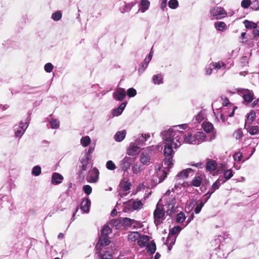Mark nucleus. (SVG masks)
Returning a JSON list of instances; mask_svg holds the SVG:
<instances>
[{
    "label": "nucleus",
    "instance_id": "f257e3e1",
    "mask_svg": "<svg viewBox=\"0 0 259 259\" xmlns=\"http://www.w3.org/2000/svg\"><path fill=\"white\" fill-rule=\"evenodd\" d=\"M161 135L163 140L165 142L163 150L165 158L162 162L163 169L161 170V167L156 169L157 176L159 179V183L165 180L169 169L174 165L173 157L175 152L173 148L177 149L183 144L184 132L176 129L174 126L168 130L161 132Z\"/></svg>",
    "mask_w": 259,
    "mask_h": 259
},
{
    "label": "nucleus",
    "instance_id": "f03ea898",
    "mask_svg": "<svg viewBox=\"0 0 259 259\" xmlns=\"http://www.w3.org/2000/svg\"><path fill=\"white\" fill-rule=\"evenodd\" d=\"M161 199H160L157 202L156 208L153 212L154 223L156 226L160 225L162 223V221L165 219V211L164 209L163 205L161 203Z\"/></svg>",
    "mask_w": 259,
    "mask_h": 259
},
{
    "label": "nucleus",
    "instance_id": "7ed1b4c3",
    "mask_svg": "<svg viewBox=\"0 0 259 259\" xmlns=\"http://www.w3.org/2000/svg\"><path fill=\"white\" fill-rule=\"evenodd\" d=\"M79 161L81 164V165L79 166L80 169L79 175L80 176H83L84 175V172L92 166V164H91V159L87 157L82 156L79 159Z\"/></svg>",
    "mask_w": 259,
    "mask_h": 259
},
{
    "label": "nucleus",
    "instance_id": "20e7f679",
    "mask_svg": "<svg viewBox=\"0 0 259 259\" xmlns=\"http://www.w3.org/2000/svg\"><path fill=\"white\" fill-rule=\"evenodd\" d=\"M135 158L125 156L120 162V168L123 171L124 173L130 169L132 163L135 161Z\"/></svg>",
    "mask_w": 259,
    "mask_h": 259
},
{
    "label": "nucleus",
    "instance_id": "39448f33",
    "mask_svg": "<svg viewBox=\"0 0 259 259\" xmlns=\"http://www.w3.org/2000/svg\"><path fill=\"white\" fill-rule=\"evenodd\" d=\"M28 127V124H24L23 121H21L18 125L14 126L15 137L20 139L24 134L26 130Z\"/></svg>",
    "mask_w": 259,
    "mask_h": 259
},
{
    "label": "nucleus",
    "instance_id": "423d86ee",
    "mask_svg": "<svg viewBox=\"0 0 259 259\" xmlns=\"http://www.w3.org/2000/svg\"><path fill=\"white\" fill-rule=\"evenodd\" d=\"M110 243L109 237L100 236L99 240L95 247L96 250H102L105 246L108 245Z\"/></svg>",
    "mask_w": 259,
    "mask_h": 259
},
{
    "label": "nucleus",
    "instance_id": "0eeeda50",
    "mask_svg": "<svg viewBox=\"0 0 259 259\" xmlns=\"http://www.w3.org/2000/svg\"><path fill=\"white\" fill-rule=\"evenodd\" d=\"M99 171L96 167H94L87 176V181L89 183H96L98 181Z\"/></svg>",
    "mask_w": 259,
    "mask_h": 259
},
{
    "label": "nucleus",
    "instance_id": "6e6552de",
    "mask_svg": "<svg viewBox=\"0 0 259 259\" xmlns=\"http://www.w3.org/2000/svg\"><path fill=\"white\" fill-rule=\"evenodd\" d=\"M210 13L216 19H221L227 15L226 12L221 7L214 8L210 10Z\"/></svg>",
    "mask_w": 259,
    "mask_h": 259
},
{
    "label": "nucleus",
    "instance_id": "1a4fd4ad",
    "mask_svg": "<svg viewBox=\"0 0 259 259\" xmlns=\"http://www.w3.org/2000/svg\"><path fill=\"white\" fill-rule=\"evenodd\" d=\"M1 204L2 207L7 208L9 210H13V200L10 196H3L1 199Z\"/></svg>",
    "mask_w": 259,
    "mask_h": 259
},
{
    "label": "nucleus",
    "instance_id": "9d476101",
    "mask_svg": "<svg viewBox=\"0 0 259 259\" xmlns=\"http://www.w3.org/2000/svg\"><path fill=\"white\" fill-rule=\"evenodd\" d=\"M113 96L115 100L122 101L126 97V92L125 89L121 88H118L113 93Z\"/></svg>",
    "mask_w": 259,
    "mask_h": 259
},
{
    "label": "nucleus",
    "instance_id": "9b49d317",
    "mask_svg": "<svg viewBox=\"0 0 259 259\" xmlns=\"http://www.w3.org/2000/svg\"><path fill=\"white\" fill-rule=\"evenodd\" d=\"M176 200L173 198L170 201L167 202L165 205H167L168 209L166 212L167 215L171 216L174 213L177 212L176 208H175Z\"/></svg>",
    "mask_w": 259,
    "mask_h": 259
},
{
    "label": "nucleus",
    "instance_id": "f8f14e48",
    "mask_svg": "<svg viewBox=\"0 0 259 259\" xmlns=\"http://www.w3.org/2000/svg\"><path fill=\"white\" fill-rule=\"evenodd\" d=\"M221 181H222L221 178V177H220L218 178V179L215 182H214L213 183L211 188L206 194H205L204 195V196H207V195H208V197L210 198L211 194L212 193H213L215 190L219 189V188L221 186V184H222Z\"/></svg>",
    "mask_w": 259,
    "mask_h": 259
},
{
    "label": "nucleus",
    "instance_id": "ddd939ff",
    "mask_svg": "<svg viewBox=\"0 0 259 259\" xmlns=\"http://www.w3.org/2000/svg\"><path fill=\"white\" fill-rule=\"evenodd\" d=\"M139 148H140V147L137 145L135 144V143H131L127 150L126 153L130 156H135L139 153L138 151Z\"/></svg>",
    "mask_w": 259,
    "mask_h": 259
},
{
    "label": "nucleus",
    "instance_id": "4468645a",
    "mask_svg": "<svg viewBox=\"0 0 259 259\" xmlns=\"http://www.w3.org/2000/svg\"><path fill=\"white\" fill-rule=\"evenodd\" d=\"M64 179L63 176L57 172H53L52 175V184L55 185L61 183Z\"/></svg>",
    "mask_w": 259,
    "mask_h": 259
},
{
    "label": "nucleus",
    "instance_id": "2eb2a0df",
    "mask_svg": "<svg viewBox=\"0 0 259 259\" xmlns=\"http://www.w3.org/2000/svg\"><path fill=\"white\" fill-rule=\"evenodd\" d=\"M91 204V201L88 197L83 199L81 204V210L83 212L88 213L90 211Z\"/></svg>",
    "mask_w": 259,
    "mask_h": 259
},
{
    "label": "nucleus",
    "instance_id": "dca6fc26",
    "mask_svg": "<svg viewBox=\"0 0 259 259\" xmlns=\"http://www.w3.org/2000/svg\"><path fill=\"white\" fill-rule=\"evenodd\" d=\"M199 142L196 137L192 136V134H188L187 136L184 134V138L183 139V143H185L186 144H195Z\"/></svg>",
    "mask_w": 259,
    "mask_h": 259
},
{
    "label": "nucleus",
    "instance_id": "f3484780",
    "mask_svg": "<svg viewBox=\"0 0 259 259\" xmlns=\"http://www.w3.org/2000/svg\"><path fill=\"white\" fill-rule=\"evenodd\" d=\"M102 250H96V254H98V259H112V253L110 251H105L103 253L101 252Z\"/></svg>",
    "mask_w": 259,
    "mask_h": 259
},
{
    "label": "nucleus",
    "instance_id": "a211bd4d",
    "mask_svg": "<svg viewBox=\"0 0 259 259\" xmlns=\"http://www.w3.org/2000/svg\"><path fill=\"white\" fill-rule=\"evenodd\" d=\"M256 117L255 112L253 110H251L249 113L247 114L246 116L245 127L247 125H250L255 120Z\"/></svg>",
    "mask_w": 259,
    "mask_h": 259
},
{
    "label": "nucleus",
    "instance_id": "6ab92c4d",
    "mask_svg": "<svg viewBox=\"0 0 259 259\" xmlns=\"http://www.w3.org/2000/svg\"><path fill=\"white\" fill-rule=\"evenodd\" d=\"M146 247V250L150 254H153L156 250V245L154 240L148 242Z\"/></svg>",
    "mask_w": 259,
    "mask_h": 259
},
{
    "label": "nucleus",
    "instance_id": "aec40b11",
    "mask_svg": "<svg viewBox=\"0 0 259 259\" xmlns=\"http://www.w3.org/2000/svg\"><path fill=\"white\" fill-rule=\"evenodd\" d=\"M122 223V227H130L134 223H137V221L135 220L131 219L128 218H121Z\"/></svg>",
    "mask_w": 259,
    "mask_h": 259
},
{
    "label": "nucleus",
    "instance_id": "412c9836",
    "mask_svg": "<svg viewBox=\"0 0 259 259\" xmlns=\"http://www.w3.org/2000/svg\"><path fill=\"white\" fill-rule=\"evenodd\" d=\"M152 82L155 85L163 83V76L161 73L154 74L152 76Z\"/></svg>",
    "mask_w": 259,
    "mask_h": 259
},
{
    "label": "nucleus",
    "instance_id": "4be33fe9",
    "mask_svg": "<svg viewBox=\"0 0 259 259\" xmlns=\"http://www.w3.org/2000/svg\"><path fill=\"white\" fill-rule=\"evenodd\" d=\"M150 237L148 235H143L141 237L138 239L137 243L140 247H144L146 246L149 241Z\"/></svg>",
    "mask_w": 259,
    "mask_h": 259
},
{
    "label": "nucleus",
    "instance_id": "5701e85b",
    "mask_svg": "<svg viewBox=\"0 0 259 259\" xmlns=\"http://www.w3.org/2000/svg\"><path fill=\"white\" fill-rule=\"evenodd\" d=\"M244 101L247 103H250L253 100V94L252 91L246 90L243 95Z\"/></svg>",
    "mask_w": 259,
    "mask_h": 259
},
{
    "label": "nucleus",
    "instance_id": "b1692460",
    "mask_svg": "<svg viewBox=\"0 0 259 259\" xmlns=\"http://www.w3.org/2000/svg\"><path fill=\"white\" fill-rule=\"evenodd\" d=\"M182 230V228L180 226H176L169 229V232L167 236V240H170L171 236L178 235Z\"/></svg>",
    "mask_w": 259,
    "mask_h": 259
},
{
    "label": "nucleus",
    "instance_id": "393cba45",
    "mask_svg": "<svg viewBox=\"0 0 259 259\" xmlns=\"http://www.w3.org/2000/svg\"><path fill=\"white\" fill-rule=\"evenodd\" d=\"M217 163L214 160H209L206 164V169L208 171H214L217 168Z\"/></svg>",
    "mask_w": 259,
    "mask_h": 259
},
{
    "label": "nucleus",
    "instance_id": "a878e982",
    "mask_svg": "<svg viewBox=\"0 0 259 259\" xmlns=\"http://www.w3.org/2000/svg\"><path fill=\"white\" fill-rule=\"evenodd\" d=\"M201 127L207 133H210L214 129L213 125L210 122H203L201 124Z\"/></svg>",
    "mask_w": 259,
    "mask_h": 259
},
{
    "label": "nucleus",
    "instance_id": "bb28decb",
    "mask_svg": "<svg viewBox=\"0 0 259 259\" xmlns=\"http://www.w3.org/2000/svg\"><path fill=\"white\" fill-rule=\"evenodd\" d=\"M125 130L118 131L114 135V139L116 142H121L125 138Z\"/></svg>",
    "mask_w": 259,
    "mask_h": 259
},
{
    "label": "nucleus",
    "instance_id": "cd10ccee",
    "mask_svg": "<svg viewBox=\"0 0 259 259\" xmlns=\"http://www.w3.org/2000/svg\"><path fill=\"white\" fill-rule=\"evenodd\" d=\"M150 5L149 0H141L140 4V10L142 13L145 12L149 8Z\"/></svg>",
    "mask_w": 259,
    "mask_h": 259
},
{
    "label": "nucleus",
    "instance_id": "c85d7f7f",
    "mask_svg": "<svg viewBox=\"0 0 259 259\" xmlns=\"http://www.w3.org/2000/svg\"><path fill=\"white\" fill-rule=\"evenodd\" d=\"M109 224L113 227H115L116 229L121 228L122 227L121 218L112 219L109 222Z\"/></svg>",
    "mask_w": 259,
    "mask_h": 259
},
{
    "label": "nucleus",
    "instance_id": "c756f323",
    "mask_svg": "<svg viewBox=\"0 0 259 259\" xmlns=\"http://www.w3.org/2000/svg\"><path fill=\"white\" fill-rule=\"evenodd\" d=\"M112 229L108 225H105L101 230V235L109 237V234L111 233Z\"/></svg>",
    "mask_w": 259,
    "mask_h": 259
},
{
    "label": "nucleus",
    "instance_id": "7c9ffc66",
    "mask_svg": "<svg viewBox=\"0 0 259 259\" xmlns=\"http://www.w3.org/2000/svg\"><path fill=\"white\" fill-rule=\"evenodd\" d=\"M145 138L144 137V135H139L135 140V144L137 145L139 147L142 146L145 142Z\"/></svg>",
    "mask_w": 259,
    "mask_h": 259
},
{
    "label": "nucleus",
    "instance_id": "2f4dec72",
    "mask_svg": "<svg viewBox=\"0 0 259 259\" xmlns=\"http://www.w3.org/2000/svg\"><path fill=\"white\" fill-rule=\"evenodd\" d=\"M251 135H255L258 134L259 128L257 125L250 126L249 125L245 127Z\"/></svg>",
    "mask_w": 259,
    "mask_h": 259
},
{
    "label": "nucleus",
    "instance_id": "473e14b6",
    "mask_svg": "<svg viewBox=\"0 0 259 259\" xmlns=\"http://www.w3.org/2000/svg\"><path fill=\"white\" fill-rule=\"evenodd\" d=\"M233 176V173L232 170L231 169H229L227 170H226L224 172V178L225 179V180L222 178V183L224 184L226 181L229 180Z\"/></svg>",
    "mask_w": 259,
    "mask_h": 259
},
{
    "label": "nucleus",
    "instance_id": "72a5a7b5",
    "mask_svg": "<svg viewBox=\"0 0 259 259\" xmlns=\"http://www.w3.org/2000/svg\"><path fill=\"white\" fill-rule=\"evenodd\" d=\"M133 209L135 210H140L143 206V203L141 200H135L132 199Z\"/></svg>",
    "mask_w": 259,
    "mask_h": 259
},
{
    "label": "nucleus",
    "instance_id": "f704fd0d",
    "mask_svg": "<svg viewBox=\"0 0 259 259\" xmlns=\"http://www.w3.org/2000/svg\"><path fill=\"white\" fill-rule=\"evenodd\" d=\"M202 182V178L201 176H196L192 180L191 185L192 186L198 187L201 185Z\"/></svg>",
    "mask_w": 259,
    "mask_h": 259
},
{
    "label": "nucleus",
    "instance_id": "c9c22d12",
    "mask_svg": "<svg viewBox=\"0 0 259 259\" xmlns=\"http://www.w3.org/2000/svg\"><path fill=\"white\" fill-rule=\"evenodd\" d=\"M140 160L142 164L144 165H147L150 162V157L148 154L142 153L140 156Z\"/></svg>",
    "mask_w": 259,
    "mask_h": 259
},
{
    "label": "nucleus",
    "instance_id": "e433bc0d",
    "mask_svg": "<svg viewBox=\"0 0 259 259\" xmlns=\"http://www.w3.org/2000/svg\"><path fill=\"white\" fill-rule=\"evenodd\" d=\"M140 235V234L138 232H131L130 234L128 235V239L132 242L136 241L137 240H138Z\"/></svg>",
    "mask_w": 259,
    "mask_h": 259
},
{
    "label": "nucleus",
    "instance_id": "4c0bfd02",
    "mask_svg": "<svg viewBox=\"0 0 259 259\" xmlns=\"http://www.w3.org/2000/svg\"><path fill=\"white\" fill-rule=\"evenodd\" d=\"M150 61L146 59H145L139 66L138 71L140 73H142L144 72L145 69L147 67Z\"/></svg>",
    "mask_w": 259,
    "mask_h": 259
},
{
    "label": "nucleus",
    "instance_id": "58836bf2",
    "mask_svg": "<svg viewBox=\"0 0 259 259\" xmlns=\"http://www.w3.org/2000/svg\"><path fill=\"white\" fill-rule=\"evenodd\" d=\"M215 28L219 31H224L227 28V25L224 22H217L214 23Z\"/></svg>",
    "mask_w": 259,
    "mask_h": 259
},
{
    "label": "nucleus",
    "instance_id": "ea45409f",
    "mask_svg": "<svg viewBox=\"0 0 259 259\" xmlns=\"http://www.w3.org/2000/svg\"><path fill=\"white\" fill-rule=\"evenodd\" d=\"M132 204V199L129 200L128 201L124 202L123 203V211L124 212H127L131 210L132 207L133 208Z\"/></svg>",
    "mask_w": 259,
    "mask_h": 259
},
{
    "label": "nucleus",
    "instance_id": "a19ab883",
    "mask_svg": "<svg viewBox=\"0 0 259 259\" xmlns=\"http://www.w3.org/2000/svg\"><path fill=\"white\" fill-rule=\"evenodd\" d=\"M136 4V3L132 2L124 5V10H122V8H120V11L121 13L129 12L133 7Z\"/></svg>",
    "mask_w": 259,
    "mask_h": 259
},
{
    "label": "nucleus",
    "instance_id": "79ce46f5",
    "mask_svg": "<svg viewBox=\"0 0 259 259\" xmlns=\"http://www.w3.org/2000/svg\"><path fill=\"white\" fill-rule=\"evenodd\" d=\"M243 23L245 25L246 28L247 29H253L257 26V24L252 22L249 21L248 20H245L243 22Z\"/></svg>",
    "mask_w": 259,
    "mask_h": 259
},
{
    "label": "nucleus",
    "instance_id": "37998d69",
    "mask_svg": "<svg viewBox=\"0 0 259 259\" xmlns=\"http://www.w3.org/2000/svg\"><path fill=\"white\" fill-rule=\"evenodd\" d=\"M91 143V139L88 136H84L81 138L80 139V144L83 147H87Z\"/></svg>",
    "mask_w": 259,
    "mask_h": 259
},
{
    "label": "nucleus",
    "instance_id": "c03bdc74",
    "mask_svg": "<svg viewBox=\"0 0 259 259\" xmlns=\"http://www.w3.org/2000/svg\"><path fill=\"white\" fill-rule=\"evenodd\" d=\"M50 127L52 129H57L59 127V121L56 119L52 118L49 121Z\"/></svg>",
    "mask_w": 259,
    "mask_h": 259
},
{
    "label": "nucleus",
    "instance_id": "a18cd8bd",
    "mask_svg": "<svg viewBox=\"0 0 259 259\" xmlns=\"http://www.w3.org/2000/svg\"><path fill=\"white\" fill-rule=\"evenodd\" d=\"M120 186L124 191H127L131 189V183L128 181L120 182Z\"/></svg>",
    "mask_w": 259,
    "mask_h": 259
},
{
    "label": "nucleus",
    "instance_id": "49530a36",
    "mask_svg": "<svg viewBox=\"0 0 259 259\" xmlns=\"http://www.w3.org/2000/svg\"><path fill=\"white\" fill-rule=\"evenodd\" d=\"M186 219L185 215L184 213L182 211H181L179 213H178L176 215V222L178 223H183Z\"/></svg>",
    "mask_w": 259,
    "mask_h": 259
},
{
    "label": "nucleus",
    "instance_id": "de8ad7c7",
    "mask_svg": "<svg viewBox=\"0 0 259 259\" xmlns=\"http://www.w3.org/2000/svg\"><path fill=\"white\" fill-rule=\"evenodd\" d=\"M41 171V167L39 165L34 166L32 169L31 174L34 176H38Z\"/></svg>",
    "mask_w": 259,
    "mask_h": 259
},
{
    "label": "nucleus",
    "instance_id": "09e8293b",
    "mask_svg": "<svg viewBox=\"0 0 259 259\" xmlns=\"http://www.w3.org/2000/svg\"><path fill=\"white\" fill-rule=\"evenodd\" d=\"M188 176H189V174H188L186 170L185 169L182 170L180 172H179L176 175V179L177 180L181 178H182L183 179H185V178H187L188 177Z\"/></svg>",
    "mask_w": 259,
    "mask_h": 259
},
{
    "label": "nucleus",
    "instance_id": "8fccbe9b",
    "mask_svg": "<svg viewBox=\"0 0 259 259\" xmlns=\"http://www.w3.org/2000/svg\"><path fill=\"white\" fill-rule=\"evenodd\" d=\"M95 149L94 146H90L87 150L85 151V153L82 155L85 157H87L89 158L92 159V154L93 153Z\"/></svg>",
    "mask_w": 259,
    "mask_h": 259
},
{
    "label": "nucleus",
    "instance_id": "3c124183",
    "mask_svg": "<svg viewBox=\"0 0 259 259\" xmlns=\"http://www.w3.org/2000/svg\"><path fill=\"white\" fill-rule=\"evenodd\" d=\"M62 13L60 11H56L55 13H53L52 15V18L55 21H58L60 20L62 18Z\"/></svg>",
    "mask_w": 259,
    "mask_h": 259
},
{
    "label": "nucleus",
    "instance_id": "603ef678",
    "mask_svg": "<svg viewBox=\"0 0 259 259\" xmlns=\"http://www.w3.org/2000/svg\"><path fill=\"white\" fill-rule=\"evenodd\" d=\"M204 119L203 113L200 112L195 117L193 118L194 120V123H200L201 121Z\"/></svg>",
    "mask_w": 259,
    "mask_h": 259
},
{
    "label": "nucleus",
    "instance_id": "864d4df0",
    "mask_svg": "<svg viewBox=\"0 0 259 259\" xmlns=\"http://www.w3.org/2000/svg\"><path fill=\"white\" fill-rule=\"evenodd\" d=\"M205 202H203V200H201L199 203L196 204L194 208V212L196 214H198L200 212Z\"/></svg>",
    "mask_w": 259,
    "mask_h": 259
},
{
    "label": "nucleus",
    "instance_id": "5fc2aeb1",
    "mask_svg": "<svg viewBox=\"0 0 259 259\" xmlns=\"http://www.w3.org/2000/svg\"><path fill=\"white\" fill-rule=\"evenodd\" d=\"M168 6L171 9H176L179 6V2L178 0H169Z\"/></svg>",
    "mask_w": 259,
    "mask_h": 259
},
{
    "label": "nucleus",
    "instance_id": "6e6d98bb",
    "mask_svg": "<svg viewBox=\"0 0 259 259\" xmlns=\"http://www.w3.org/2000/svg\"><path fill=\"white\" fill-rule=\"evenodd\" d=\"M106 167L110 170H114L116 167L115 163L112 160H108L107 161Z\"/></svg>",
    "mask_w": 259,
    "mask_h": 259
},
{
    "label": "nucleus",
    "instance_id": "4d7b16f0",
    "mask_svg": "<svg viewBox=\"0 0 259 259\" xmlns=\"http://www.w3.org/2000/svg\"><path fill=\"white\" fill-rule=\"evenodd\" d=\"M129 98L135 97L137 94V91L133 88H131L127 90L126 93Z\"/></svg>",
    "mask_w": 259,
    "mask_h": 259
},
{
    "label": "nucleus",
    "instance_id": "13d9d810",
    "mask_svg": "<svg viewBox=\"0 0 259 259\" xmlns=\"http://www.w3.org/2000/svg\"><path fill=\"white\" fill-rule=\"evenodd\" d=\"M225 64L223 62H212L209 64V66H211L213 67V69L219 70L220 69L222 66H224Z\"/></svg>",
    "mask_w": 259,
    "mask_h": 259
},
{
    "label": "nucleus",
    "instance_id": "bf43d9fd",
    "mask_svg": "<svg viewBox=\"0 0 259 259\" xmlns=\"http://www.w3.org/2000/svg\"><path fill=\"white\" fill-rule=\"evenodd\" d=\"M82 190L85 194L87 195H89L92 193V188L89 185H85L83 186Z\"/></svg>",
    "mask_w": 259,
    "mask_h": 259
},
{
    "label": "nucleus",
    "instance_id": "052dcab7",
    "mask_svg": "<svg viewBox=\"0 0 259 259\" xmlns=\"http://www.w3.org/2000/svg\"><path fill=\"white\" fill-rule=\"evenodd\" d=\"M54 66L51 63H47L44 66V69L45 71L48 73H50L53 71Z\"/></svg>",
    "mask_w": 259,
    "mask_h": 259
},
{
    "label": "nucleus",
    "instance_id": "680f3d73",
    "mask_svg": "<svg viewBox=\"0 0 259 259\" xmlns=\"http://www.w3.org/2000/svg\"><path fill=\"white\" fill-rule=\"evenodd\" d=\"M234 136L237 140L241 139L243 136L241 128L238 129L234 134Z\"/></svg>",
    "mask_w": 259,
    "mask_h": 259
},
{
    "label": "nucleus",
    "instance_id": "e2e57ef3",
    "mask_svg": "<svg viewBox=\"0 0 259 259\" xmlns=\"http://www.w3.org/2000/svg\"><path fill=\"white\" fill-rule=\"evenodd\" d=\"M251 4L250 0H242L241 3V6L244 9L248 8Z\"/></svg>",
    "mask_w": 259,
    "mask_h": 259
},
{
    "label": "nucleus",
    "instance_id": "0e129e2a",
    "mask_svg": "<svg viewBox=\"0 0 259 259\" xmlns=\"http://www.w3.org/2000/svg\"><path fill=\"white\" fill-rule=\"evenodd\" d=\"M233 158L235 161L239 162L242 160V155L240 152H237L233 155Z\"/></svg>",
    "mask_w": 259,
    "mask_h": 259
},
{
    "label": "nucleus",
    "instance_id": "69168bd1",
    "mask_svg": "<svg viewBox=\"0 0 259 259\" xmlns=\"http://www.w3.org/2000/svg\"><path fill=\"white\" fill-rule=\"evenodd\" d=\"M123 111H121L120 109H119V107L114 108L112 110V115L113 117L118 116L122 114Z\"/></svg>",
    "mask_w": 259,
    "mask_h": 259
},
{
    "label": "nucleus",
    "instance_id": "338daca9",
    "mask_svg": "<svg viewBox=\"0 0 259 259\" xmlns=\"http://www.w3.org/2000/svg\"><path fill=\"white\" fill-rule=\"evenodd\" d=\"M161 2L160 4V9L163 11H165V10H167V0H160Z\"/></svg>",
    "mask_w": 259,
    "mask_h": 259
},
{
    "label": "nucleus",
    "instance_id": "774afa93",
    "mask_svg": "<svg viewBox=\"0 0 259 259\" xmlns=\"http://www.w3.org/2000/svg\"><path fill=\"white\" fill-rule=\"evenodd\" d=\"M132 170L134 174H137L141 172V170L140 169V167L138 166L137 164L134 165L132 166Z\"/></svg>",
    "mask_w": 259,
    "mask_h": 259
}]
</instances>
